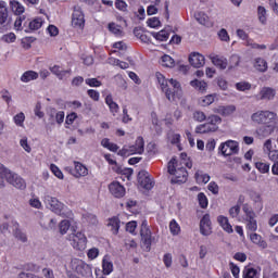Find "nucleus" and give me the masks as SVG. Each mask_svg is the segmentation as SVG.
Masks as SVG:
<instances>
[{"instance_id": "nucleus-56", "label": "nucleus", "mask_w": 278, "mask_h": 278, "mask_svg": "<svg viewBox=\"0 0 278 278\" xmlns=\"http://www.w3.org/2000/svg\"><path fill=\"white\" fill-rule=\"evenodd\" d=\"M35 116H38V118L45 117V112H42V104L40 102H37L34 109Z\"/></svg>"}, {"instance_id": "nucleus-49", "label": "nucleus", "mask_w": 278, "mask_h": 278, "mask_svg": "<svg viewBox=\"0 0 278 278\" xmlns=\"http://www.w3.org/2000/svg\"><path fill=\"white\" fill-rule=\"evenodd\" d=\"M247 220V229L249 231H257V220L255 218H249Z\"/></svg>"}, {"instance_id": "nucleus-18", "label": "nucleus", "mask_w": 278, "mask_h": 278, "mask_svg": "<svg viewBox=\"0 0 278 278\" xmlns=\"http://www.w3.org/2000/svg\"><path fill=\"white\" fill-rule=\"evenodd\" d=\"M195 21L204 27H214V23L210 21V16L203 11H197L194 13Z\"/></svg>"}, {"instance_id": "nucleus-32", "label": "nucleus", "mask_w": 278, "mask_h": 278, "mask_svg": "<svg viewBox=\"0 0 278 278\" xmlns=\"http://www.w3.org/2000/svg\"><path fill=\"white\" fill-rule=\"evenodd\" d=\"M8 21V7L5 2L0 1V25H3Z\"/></svg>"}, {"instance_id": "nucleus-15", "label": "nucleus", "mask_w": 278, "mask_h": 278, "mask_svg": "<svg viewBox=\"0 0 278 278\" xmlns=\"http://www.w3.org/2000/svg\"><path fill=\"white\" fill-rule=\"evenodd\" d=\"M277 96V90L273 87H263L258 93V99L261 101H273Z\"/></svg>"}, {"instance_id": "nucleus-34", "label": "nucleus", "mask_w": 278, "mask_h": 278, "mask_svg": "<svg viewBox=\"0 0 278 278\" xmlns=\"http://www.w3.org/2000/svg\"><path fill=\"white\" fill-rule=\"evenodd\" d=\"M195 181L198 184H207L210 181V175L203 173L202 170H198L195 173Z\"/></svg>"}, {"instance_id": "nucleus-23", "label": "nucleus", "mask_w": 278, "mask_h": 278, "mask_svg": "<svg viewBox=\"0 0 278 278\" xmlns=\"http://www.w3.org/2000/svg\"><path fill=\"white\" fill-rule=\"evenodd\" d=\"M190 86L199 92H207V83L204 80L194 79L190 81Z\"/></svg>"}, {"instance_id": "nucleus-24", "label": "nucleus", "mask_w": 278, "mask_h": 278, "mask_svg": "<svg viewBox=\"0 0 278 278\" xmlns=\"http://www.w3.org/2000/svg\"><path fill=\"white\" fill-rule=\"evenodd\" d=\"M217 222L224 231H227V233H233V228L229 225V219L227 217L220 215L217 217Z\"/></svg>"}, {"instance_id": "nucleus-48", "label": "nucleus", "mask_w": 278, "mask_h": 278, "mask_svg": "<svg viewBox=\"0 0 278 278\" xmlns=\"http://www.w3.org/2000/svg\"><path fill=\"white\" fill-rule=\"evenodd\" d=\"M240 64V55L232 54L229 59V68H236Z\"/></svg>"}, {"instance_id": "nucleus-17", "label": "nucleus", "mask_w": 278, "mask_h": 278, "mask_svg": "<svg viewBox=\"0 0 278 278\" xmlns=\"http://www.w3.org/2000/svg\"><path fill=\"white\" fill-rule=\"evenodd\" d=\"M189 63L193 68H201V66H205V56L201 53L193 52L189 56Z\"/></svg>"}, {"instance_id": "nucleus-19", "label": "nucleus", "mask_w": 278, "mask_h": 278, "mask_svg": "<svg viewBox=\"0 0 278 278\" xmlns=\"http://www.w3.org/2000/svg\"><path fill=\"white\" fill-rule=\"evenodd\" d=\"M208 59L211 60L212 64H214V66H217V68H220L222 71H225V68L228 66L227 59L225 56H220L218 54H210Z\"/></svg>"}, {"instance_id": "nucleus-39", "label": "nucleus", "mask_w": 278, "mask_h": 278, "mask_svg": "<svg viewBox=\"0 0 278 278\" xmlns=\"http://www.w3.org/2000/svg\"><path fill=\"white\" fill-rule=\"evenodd\" d=\"M68 229H71V222L68 219H64L59 224V231L61 236L67 233Z\"/></svg>"}, {"instance_id": "nucleus-47", "label": "nucleus", "mask_w": 278, "mask_h": 278, "mask_svg": "<svg viewBox=\"0 0 278 278\" xmlns=\"http://www.w3.org/2000/svg\"><path fill=\"white\" fill-rule=\"evenodd\" d=\"M109 30L115 36H123V30L121 29V26L118 24L110 23Z\"/></svg>"}, {"instance_id": "nucleus-42", "label": "nucleus", "mask_w": 278, "mask_h": 278, "mask_svg": "<svg viewBox=\"0 0 278 278\" xmlns=\"http://www.w3.org/2000/svg\"><path fill=\"white\" fill-rule=\"evenodd\" d=\"M102 268L104 275H110V273L114 270V265L112 264V262L108 261L106 258H103Z\"/></svg>"}, {"instance_id": "nucleus-5", "label": "nucleus", "mask_w": 278, "mask_h": 278, "mask_svg": "<svg viewBox=\"0 0 278 278\" xmlns=\"http://www.w3.org/2000/svg\"><path fill=\"white\" fill-rule=\"evenodd\" d=\"M134 153H138L139 155L144 153V139L142 137L137 138L135 146L119 150L118 155L129 156L134 155Z\"/></svg>"}, {"instance_id": "nucleus-55", "label": "nucleus", "mask_w": 278, "mask_h": 278, "mask_svg": "<svg viewBox=\"0 0 278 278\" xmlns=\"http://www.w3.org/2000/svg\"><path fill=\"white\" fill-rule=\"evenodd\" d=\"M1 40H2V42H7L10 45V42H15L16 35L14 33H9L7 35H3Z\"/></svg>"}, {"instance_id": "nucleus-9", "label": "nucleus", "mask_w": 278, "mask_h": 278, "mask_svg": "<svg viewBox=\"0 0 278 278\" xmlns=\"http://www.w3.org/2000/svg\"><path fill=\"white\" fill-rule=\"evenodd\" d=\"M138 184L143 190H151L155 186V181L147 170H140L138 174Z\"/></svg>"}, {"instance_id": "nucleus-37", "label": "nucleus", "mask_w": 278, "mask_h": 278, "mask_svg": "<svg viewBox=\"0 0 278 278\" xmlns=\"http://www.w3.org/2000/svg\"><path fill=\"white\" fill-rule=\"evenodd\" d=\"M242 210H243V212L245 214V220L249 219V218H251V219L256 218L257 215H255V212L253 211L251 205L243 204L242 205Z\"/></svg>"}, {"instance_id": "nucleus-6", "label": "nucleus", "mask_w": 278, "mask_h": 278, "mask_svg": "<svg viewBox=\"0 0 278 278\" xmlns=\"http://www.w3.org/2000/svg\"><path fill=\"white\" fill-rule=\"evenodd\" d=\"M45 203L50 206V210L54 212V214H59V216H66L65 206L62 202L58 201V198H53L51 195L45 197Z\"/></svg>"}, {"instance_id": "nucleus-10", "label": "nucleus", "mask_w": 278, "mask_h": 278, "mask_svg": "<svg viewBox=\"0 0 278 278\" xmlns=\"http://www.w3.org/2000/svg\"><path fill=\"white\" fill-rule=\"evenodd\" d=\"M74 270L77 275H81V277H90L92 275V267L85 263L84 261L76 260L73 263Z\"/></svg>"}, {"instance_id": "nucleus-4", "label": "nucleus", "mask_w": 278, "mask_h": 278, "mask_svg": "<svg viewBox=\"0 0 278 278\" xmlns=\"http://www.w3.org/2000/svg\"><path fill=\"white\" fill-rule=\"evenodd\" d=\"M277 114L271 111H256L251 115V121L255 125H267L268 123H275Z\"/></svg>"}, {"instance_id": "nucleus-59", "label": "nucleus", "mask_w": 278, "mask_h": 278, "mask_svg": "<svg viewBox=\"0 0 278 278\" xmlns=\"http://www.w3.org/2000/svg\"><path fill=\"white\" fill-rule=\"evenodd\" d=\"M87 256L89 260H97L99 257V249L92 248L88 251Z\"/></svg>"}, {"instance_id": "nucleus-51", "label": "nucleus", "mask_w": 278, "mask_h": 278, "mask_svg": "<svg viewBox=\"0 0 278 278\" xmlns=\"http://www.w3.org/2000/svg\"><path fill=\"white\" fill-rule=\"evenodd\" d=\"M198 201H199L200 207H202L203 210H205V207H207V197H205V193H203V192L199 193Z\"/></svg>"}, {"instance_id": "nucleus-21", "label": "nucleus", "mask_w": 278, "mask_h": 278, "mask_svg": "<svg viewBox=\"0 0 278 278\" xmlns=\"http://www.w3.org/2000/svg\"><path fill=\"white\" fill-rule=\"evenodd\" d=\"M50 72L58 77V79H64L66 75H71V70H62L60 65L50 67Z\"/></svg>"}, {"instance_id": "nucleus-1", "label": "nucleus", "mask_w": 278, "mask_h": 278, "mask_svg": "<svg viewBox=\"0 0 278 278\" xmlns=\"http://www.w3.org/2000/svg\"><path fill=\"white\" fill-rule=\"evenodd\" d=\"M157 81L161 83V90L164 92L165 97L169 101H179L181 97H184V90L181 89V84L175 79L167 80L164 78V75L157 73L156 74Z\"/></svg>"}, {"instance_id": "nucleus-7", "label": "nucleus", "mask_w": 278, "mask_h": 278, "mask_svg": "<svg viewBox=\"0 0 278 278\" xmlns=\"http://www.w3.org/2000/svg\"><path fill=\"white\" fill-rule=\"evenodd\" d=\"M141 244L146 251H151V229H149V224L143 220L141 224Z\"/></svg>"}, {"instance_id": "nucleus-64", "label": "nucleus", "mask_w": 278, "mask_h": 278, "mask_svg": "<svg viewBox=\"0 0 278 278\" xmlns=\"http://www.w3.org/2000/svg\"><path fill=\"white\" fill-rule=\"evenodd\" d=\"M269 160H271L274 164H278V150H273L269 152Z\"/></svg>"}, {"instance_id": "nucleus-46", "label": "nucleus", "mask_w": 278, "mask_h": 278, "mask_svg": "<svg viewBox=\"0 0 278 278\" xmlns=\"http://www.w3.org/2000/svg\"><path fill=\"white\" fill-rule=\"evenodd\" d=\"M152 36L160 40V42H166L168 40V33L166 30H161L159 33H153Z\"/></svg>"}, {"instance_id": "nucleus-22", "label": "nucleus", "mask_w": 278, "mask_h": 278, "mask_svg": "<svg viewBox=\"0 0 278 278\" xmlns=\"http://www.w3.org/2000/svg\"><path fill=\"white\" fill-rule=\"evenodd\" d=\"M74 166H75V177L79 178V177H86L88 176V167L85 166L84 164L79 163V162H74Z\"/></svg>"}, {"instance_id": "nucleus-25", "label": "nucleus", "mask_w": 278, "mask_h": 278, "mask_svg": "<svg viewBox=\"0 0 278 278\" xmlns=\"http://www.w3.org/2000/svg\"><path fill=\"white\" fill-rule=\"evenodd\" d=\"M40 225L41 227H43V229L51 230L55 229L58 220H55L54 218L45 217L41 219Z\"/></svg>"}, {"instance_id": "nucleus-33", "label": "nucleus", "mask_w": 278, "mask_h": 278, "mask_svg": "<svg viewBox=\"0 0 278 278\" xmlns=\"http://www.w3.org/2000/svg\"><path fill=\"white\" fill-rule=\"evenodd\" d=\"M254 67L256 68V71H260L261 73H265V71H267L268 68V64L264 59L258 58L255 60Z\"/></svg>"}, {"instance_id": "nucleus-60", "label": "nucleus", "mask_w": 278, "mask_h": 278, "mask_svg": "<svg viewBox=\"0 0 278 278\" xmlns=\"http://www.w3.org/2000/svg\"><path fill=\"white\" fill-rule=\"evenodd\" d=\"M231 218H238L240 215V205H235L229 210Z\"/></svg>"}, {"instance_id": "nucleus-53", "label": "nucleus", "mask_w": 278, "mask_h": 278, "mask_svg": "<svg viewBox=\"0 0 278 278\" xmlns=\"http://www.w3.org/2000/svg\"><path fill=\"white\" fill-rule=\"evenodd\" d=\"M193 118L198 123H203V121H205L207 118V116L205 115V113L203 111H195V112H193Z\"/></svg>"}, {"instance_id": "nucleus-14", "label": "nucleus", "mask_w": 278, "mask_h": 278, "mask_svg": "<svg viewBox=\"0 0 278 278\" xmlns=\"http://www.w3.org/2000/svg\"><path fill=\"white\" fill-rule=\"evenodd\" d=\"M200 232L202 236H210L212 233V220L210 214H205L200 220Z\"/></svg>"}, {"instance_id": "nucleus-50", "label": "nucleus", "mask_w": 278, "mask_h": 278, "mask_svg": "<svg viewBox=\"0 0 278 278\" xmlns=\"http://www.w3.org/2000/svg\"><path fill=\"white\" fill-rule=\"evenodd\" d=\"M255 166L257 168V170H260V173H268V170H270V165L264 162H256Z\"/></svg>"}, {"instance_id": "nucleus-36", "label": "nucleus", "mask_w": 278, "mask_h": 278, "mask_svg": "<svg viewBox=\"0 0 278 278\" xmlns=\"http://www.w3.org/2000/svg\"><path fill=\"white\" fill-rule=\"evenodd\" d=\"M161 64L166 68H173V66H175V59H172L170 55L165 54L162 56Z\"/></svg>"}, {"instance_id": "nucleus-30", "label": "nucleus", "mask_w": 278, "mask_h": 278, "mask_svg": "<svg viewBox=\"0 0 278 278\" xmlns=\"http://www.w3.org/2000/svg\"><path fill=\"white\" fill-rule=\"evenodd\" d=\"M250 240H251V242H253L254 244H257L262 249H266V247H267L266 241L262 240V236H260L257 233L250 235Z\"/></svg>"}, {"instance_id": "nucleus-52", "label": "nucleus", "mask_w": 278, "mask_h": 278, "mask_svg": "<svg viewBox=\"0 0 278 278\" xmlns=\"http://www.w3.org/2000/svg\"><path fill=\"white\" fill-rule=\"evenodd\" d=\"M14 238H16V240H20V242H27V235L21 231V229H15Z\"/></svg>"}, {"instance_id": "nucleus-11", "label": "nucleus", "mask_w": 278, "mask_h": 278, "mask_svg": "<svg viewBox=\"0 0 278 278\" xmlns=\"http://www.w3.org/2000/svg\"><path fill=\"white\" fill-rule=\"evenodd\" d=\"M219 151H222L223 155L227 156L238 153V151H240V148L237 141L228 140L225 143L220 144Z\"/></svg>"}, {"instance_id": "nucleus-45", "label": "nucleus", "mask_w": 278, "mask_h": 278, "mask_svg": "<svg viewBox=\"0 0 278 278\" xmlns=\"http://www.w3.org/2000/svg\"><path fill=\"white\" fill-rule=\"evenodd\" d=\"M169 231L173 236H179L181 231V227H179V224L175 219L169 223Z\"/></svg>"}, {"instance_id": "nucleus-35", "label": "nucleus", "mask_w": 278, "mask_h": 278, "mask_svg": "<svg viewBox=\"0 0 278 278\" xmlns=\"http://www.w3.org/2000/svg\"><path fill=\"white\" fill-rule=\"evenodd\" d=\"M108 226L111 227V231H113V233H118V229H121V220H118L116 217H113L109 220Z\"/></svg>"}, {"instance_id": "nucleus-27", "label": "nucleus", "mask_w": 278, "mask_h": 278, "mask_svg": "<svg viewBox=\"0 0 278 278\" xmlns=\"http://www.w3.org/2000/svg\"><path fill=\"white\" fill-rule=\"evenodd\" d=\"M10 5H11V10L12 12H14V14H16L17 16L20 14H23V12H25V7H23V4H21L18 1L16 0H11L10 1Z\"/></svg>"}, {"instance_id": "nucleus-57", "label": "nucleus", "mask_w": 278, "mask_h": 278, "mask_svg": "<svg viewBox=\"0 0 278 278\" xmlns=\"http://www.w3.org/2000/svg\"><path fill=\"white\" fill-rule=\"evenodd\" d=\"M14 123L15 125H18V127H23V123H25V113H18L15 115Z\"/></svg>"}, {"instance_id": "nucleus-2", "label": "nucleus", "mask_w": 278, "mask_h": 278, "mask_svg": "<svg viewBox=\"0 0 278 278\" xmlns=\"http://www.w3.org/2000/svg\"><path fill=\"white\" fill-rule=\"evenodd\" d=\"M0 175H2L8 184L16 188L17 190H25L27 188V182L18 174L5 168L0 165Z\"/></svg>"}, {"instance_id": "nucleus-63", "label": "nucleus", "mask_w": 278, "mask_h": 278, "mask_svg": "<svg viewBox=\"0 0 278 278\" xmlns=\"http://www.w3.org/2000/svg\"><path fill=\"white\" fill-rule=\"evenodd\" d=\"M208 190L210 192H212V194H218V190H219L218 185L215 181H211L208 184Z\"/></svg>"}, {"instance_id": "nucleus-26", "label": "nucleus", "mask_w": 278, "mask_h": 278, "mask_svg": "<svg viewBox=\"0 0 278 278\" xmlns=\"http://www.w3.org/2000/svg\"><path fill=\"white\" fill-rule=\"evenodd\" d=\"M105 103L110 108V112L113 113V116H116L118 114V104L114 102V99H112V96H106Z\"/></svg>"}, {"instance_id": "nucleus-29", "label": "nucleus", "mask_w": 278, "mask_h": 278, "mask_svg": "<svg viewBox=\"0 0 278 278\" xmlns=\"http://www.w3.org/2000/svg\"><path fill=\"white\" fill-rule=\"evenodd\" d=\"M236 112V106L228 105V106H219L217 109V114H222V116H231Z\"/></svg>"}, {"instance_id": "nucleus-41", "label": "nucleus", "mask_w": 278, "mask_h": 278, "mask_svg": "<svg viewBox=\"0 0 278 278\" xmlns=\"http://www.w3.org/2000/svg\"><path fill=\"white\" fill-rule=\"evenodd\" d=\"M29 29H31V31H36L38 29H40V27H42V18L37 17L33 21L29 22L28 24Z\"/></svg>"}, {"instance_id": "nucleus-31", "label": "nucleus", "mask_w": 278, "mask_h": 278, "mask_svg": "<svg viewBox=\"0 0 278 278\" xmlns=\"http://www.w3.org/2000/svg\"><path fill=\"white\" fill-rule=\"evenodd\" d=\"M55 118V122L58 123V125H62L64 123V112L63 111H59L56 112L55 109H52L50 112V118Z\"/></svg>"}, {"instance_id": "nucleus-40", "label": "nucleus", "mask_w": 278, "mask_h": 278, "mask_svg": "<svg viewBox=\"0 0 278 278\" xmlns=\"http://www.w3.org/2000/svg\"><path fill=\"white\" fill-rule=\"evenodd\" d=\"M215 96L214 94H208L206 97H203L200 99L199 103L202 108H207V105H212L214 102Z\"/></svg>"}, {"instance_id": "nucleus-43", "label": "nucleus", "mask_w": 278, "mask_h": 278, "mask_svg": "<svg viewBox=\"0 0 278 278\" xmlns=\"http://www.w3.org/2000/svg\"><path fill=\"white\" fill-rule=\"evenodd\" d=\"M207 121V124L211 125V127H218V125L223 123V119L218 115H210Z\"/></svg>"}, {"instance_id": "nucleus-12", "label": "nucleus", "mask_w": 278, "mask_h": 278, "mask_svg": "<svg viewBox=\"0 0 278 278\" xmlns=\"http://www.w3.org/2000/svg\"><path fill=\"white\" fill-rule=\"evenodd\" d=\"M71 239L74 249H77V251H84V249H86L87 239L85 233L79 231L75 232L72 235Z\"/></svg>"}, {"instance_id": "nucleus-58", "label": "nucleus", "mask_w": 278, "mask_h": 278, "mask_svg": "<svg viewBox=\"0 0 278 278\" xmlns=\"http://www.w3.org/2000/svg\"><path fill=\"white\" fill-rule=\"evenodd\" d=\"M85 81L87 86H90L91 88H99V86H101V81L97 78H87Z\"/></svg>"}, {"instance_id": "nucleus-3", "label": "nucleus", "mask_w": 278, "mask_h": 278, "mask_svg": "<svg viewBox=\"0 0 278 278\" xmlns=\"http://www.w3.org/2000/svg\"><path fill=\"white\" fill-rule=\"evenodd\" d=\"M167 168L169 175H174V178H172L173 184H186V181H188V172L186 170V167L177 164L176 159L169 161Z\"/></svg>"}, {"instance_id": "nucleus-62", "label": "nucleus", "mask_w": 278, "mask_h": 278, "mask_svg": "<svg viewBox=\"0 0 278 278\" xmlns=\"http://www.w3.org/2000/svg\"><path fill=\"white\" fill-rule=\"evenodd\" d=\"M256 275L257 270H255L254 268H248L244 270V278H255Z\"/></svg>"}, {"instance_id": "nucleus-8", "label": "nucleus", "mask_w": 278, "mask_h": 278, "mask_svg": "<svg viewBox=\"0 0 278 278\" xmlns=\"http://www.w3.org/2000/svg\"><path fill=\"white\" fill-rule=\"evenodd\" d=\"M85 23L86 18L84 15V11L81 10V7L75 5L74 12L72 14V25L77 29H84Z\"/></svg>"}, {"instance_id": "nucleus-38", "label": "nucleus", "mask_w": 278, "mask_h": 278, "mask_svg": "<svg viewBox=\"0 0 278 278\" xmlns=\"http://www.w3.org/2000/svg\"><path fill=\"white\" fill-rule=\"evenodd\" d=\"M101 144H102V147H104V149H109V151H113L114 153H116V151H118V146L110 142V139H108V138L102 139Z\"/></svg>"}, {"instance_id": "nucleus-20", "label": "nucleus", "mask_w": 278, "mask_h": 278, "mask_svg": "<svg viewBox=\"0 0 278 278\" xmlns=\"http://www.w3.org/2000/svg\"><path fill=\"white\" fill-rule=\"evenodd\" d=\"M218 131V126H212V124L205 123L197 126L195 134H212Z\"/></svg>"}, {"instance_id": "nucleus-28", "label": "nucleus", "mask_w": 278, "mask_h": 278, "mask_svg": "<svg viewBox=\"0 0 278 278\" xmlns=\"http://www.w3.org/2000/svg\"><path fill=\"white\" fill-rule=\"evenodd\" d=\"M34 79H38V73L34 71L25 72L21 77V81H24V84L34 81Z\"/></svg>"}, {"instance_id": "nucleus-54", "label": "nucleus", "mask_w": 278, "mask_h": 278, "mask_svg": "<svg viewBox=\"0 0 278 278\" xmlns=\"http://www.w3.org/2000/svg\"><path fill=\"white\" fill-rule=\"evenodd\" d=\"M50 170L58 177V179H64V174H62V170H60L55 164L50 165Z\"/></svg>"}, {"instance_id": "nucleus-61", "label": "nucleus", "mask_w": 278, "mask_h": 278, "mask_svg": "<svg viewBox=\"0 0 278 278\" xmlns=\"http://www.w3.org/2000/svg\"><path fill=\"white\" fill-rule=\"evenodd\" d=\"M148 26L155 28V27H160V20L157 17H151L148 20Z\"/></svg>"}, {"instance_id": "nucleus-13", "label": "nucleus", "mask_w": 278, "mask_h": 278, "mask_svg": "<svg viewBox=\"0 0 278 278\" xmlns=\"http://www.w3.org/2000/svg\"><path fill=\"white\" fill-rule=\"evenodd\" d=\"M110 193L115 197V199H122L125 197V187L118 181H113L109 185Z\"/></svg>"}, {"instance_id": "nucleus-16", "label": "nucleus", "mask_w": 278, "mask_h": 278, "mask_svg": "<svg viewBox=\"0 0 278 278\" xmlns=\"http://www.w3.org/2000/svg\"><path fill=\"white\" fill-rule=\"evenodd\" d=\"M275 131V122L264 124L256 129L258 138H268Z\"/></svg>"}, {"instance_id": "nucleus-44", "label": "nucleus", "mask_w": 278, "mask_h": 278, "mask_svg": "<svg viewBox=\"0 0 278 278\" xmlns=\"http://www.w3.org/2000/svg\"><path fill=\"white\" fill-rule=\"evenodd\" d=\"M257 16H258V21L260 23H262V25H266V8L264 7H258L257 8Z\"/></svg>"}]
</instances>
